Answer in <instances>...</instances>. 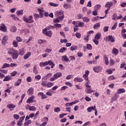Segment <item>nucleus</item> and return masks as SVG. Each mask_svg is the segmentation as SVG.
Returning <instances> with one entry per match:
<instances>
[{"label":"nucleus","mask_w":126,"mask_h":126,"mask_svg":"<svg viewBox=\"0 0 126 126\" xmlns=\"http://www.w3.org/2000/svg\"><path fill=\"white\" fill-rule=\"evenodd\" d=\"M8 53L11 55L13 60H16L18 58V52L13 49H9Z\"/></svg>","instance_id":"f257e3e1"},{"label":"nucleus","mask_w":126,"mask_h":126,"mask_svg":"<svg viewBox=\"0 0 126 126\" xmlns=\"http://www.w3.org/2000/svg\"><path fill=\"white\" fill-rule=\"evenodd\" d=\"M48 64L51 65V68H54V67L55 66V63H54L53 62L50 60L45 62H40L39 63V66L40 67H43V66H46V65H48Z\"/></svg>","instance_id":"f03ea898"},{"label":"nucleus","mask_w":126,"mask_h":126,"mask_svg":"<svg viewBox=\"0 0 126 126\" xmlns=\"http://www.w3.org/2000/svg\"><path fill=\"white\" fill-rule=\"evenodd\" d=\"M55 15H56L57 18L59 19V20H63L64 18V15H63V11L60 10L57 11L55 13Z\"/></svg>","instance_id":"7ed1b4c3"},{"label":"nucleus","mask_w":126,"mask_h":126,"mask_svg":"<svg viewBox=\"0 0 126 126\" xmlns=\"http://www.w3.org/2000/svg\"><path fill=\"white\" fill-rule=\"evenodd\" d=\"M23 21L26 22V23H33L34 22V20H33V16L32 15H30L28 18L26 17H23Z\"/></svg>","instance_id":"20e7f679"},{"label":"nucleus","mask_w":126,"mask_h":126,"mask_svg":"<svg viewBox=\"0 0 126 126\" xmlns=\"http://www.w3.org/2000/svg\"><path fill=\"white\" fill-rule=\"evenodd\" d=\"M73 24L75 27H81V28L84 27V23L83 22L74 21Z\"/></svg>","instance_id":"39448f33"},{"label":"nucleus","mask_w":126,"mask_h":126,"mask_svg":"<svg viewBox=\"0 0 126 126\" xmlns=\"http://www.w3.org/2000/svg\"><path fill=\"white\" fill-rule=\"evenodd\" d=\"M103 68L101 66H96L93 68V70L94 72L96 73H99L100 71H102Z\"/></svg>","instance_id":"423d86ee"},{"label":"nucleus","mask_w":126,"mask_h":126,"mask_svg":"<svg viewBox=\"0 0 126 126\" xmlns=\"http://www.w3.org/2000/svg\"><path fill=\"white\" fill-rule=\"evenodd\" d=\"M111 42V43H114L115 42L116 39H115V37L113 36V35H109L107 37H106V42Z\"/></svg>","instance_id":"0eeeda50"},{"label":"nucleus","mask_w":126,"mask_h":126,"mask_svg":"<svg viewBox=\"0 0 126 126\" xmlns=\"http://www.w3.org/2000/svg\"><path fill=\"white\" fill-rule=\"evenodd\" d=\"M86 87V88L85 89V91L87 94H91V93L93 92V90H92V88H91V86L87 85V87Z\"/></svg>","instance_id":"6e6552de"},{"label":"nucleus","mask_w":126,"mask_h":126,"mask_svg":"<svg viewBox=\"0 0 126 126\" xmlns=\"http://www.w3.org/2000/svg\"><path fill=\"white\" fill-rule=\"evenodd\" d=\"M0 31H2V32H6L7 28L4 24L2 23L0 25Z\"/></svg>","instance_id":"1a4fd4ad"},{"label":"nucleus","mask_w":126,"mask_h":126,"mask_svg":"<svg viewBox=\"0 0 126 126\" xmlns=\"http://www.w3.org/2000/svg\"><path fill=\"white\" fill-rule=\"evenodd\" d=\"M34 99H35V96L32 95L30 97H29L27 100V103L28 104H31V103H33V102H34Z\"/></svg>","instance_id":"9d476101"},{"label":"nucleus","mask_w":126,"mask_h":126,"mask_svg":"<svg viewBox=\"0 0 126 126\" xmlns=\"http://www.w3.org/2000/svg\"><path fill=\"white\" fill-rule=\"evenodd\" d=\"M120 95H119V94L118 93H115L114 94L113 97L111 98V102L113 103V102H115L116 100H118V98H119Z\"/></svg>","instance_id":"9b49d317"},{"label":"nucleus","mask_w":126,"mask_h":126,"mask_svg":"<svg viewBox=\"0 0 126 126\" xmlns=\"http://www.w3.org/2000/svg\"><path fill=\"white\" fill-rule=\"evenodd\" d=\"M89 70H86L85 74L83 75V77L86 81H88V75H89Z\"/></svg>","instance_id":"f8f14e48"},{"label":"nucleus","mask_w":126,"mask_h":126,"mask_svg":"<svg viewBox=\"0 0 126 126\" xmlns=\"http://www.w3.org/2000/svg\"><path fill=\"white\" fill-rule=\"evenodd\" d=\"M16 106L12 103L7 104V108L9 109L10 111H13L14 108H15Z\"/></svg>","instance_id":"ddd939ff"},{"label":"nucleus","mask_w":126,"mask_h":126,"mask_svg":"<svg viewBox=\"0 0 126 126\" xmlns=\"http://www.w3.org/2000/svg\"><path fill=\"white\" fill-rule=\"evenodd\" d=\"M103 59H104L105 64L106 65H108V64H109V58H108V56H107V55H104L103 56Z\"/></svg>","instance_id":"4468645a"},{"label":"nucleus","mask_w":126,"mask_h":126,"mask_svg":"<svg viewBox=\"0 0 126 126\" xmlns=\"http://www.w3.org/2000/svg\"><path fill=\"white\" fill-rule=\"evenodd\" d=\"M113 2H107L105 5V7H106L107 8H110V9H111V7L113 6Z\"/></svg>","instance_id":"2eb2a0df"},{"label":"nucleus","mask_w":126,"mask_h":126,"mask_svg":"<svg viewBox=\"0 0 126 126\" xmlns=\"http://www.w3.org/2000/svg\"><path fill=\"white\" fill-rule=\"evenodd\" d=\"M28 95H33L34 94V89L33 88H30L27 91Z\"/></svg>","instance_id":"dca6fc26"},{"label":"nucleus","mask_w":126,"mask_h":126,"mask_svg":"<svg viewBox=\"0 0 126 126\" xmlns=\"http://www.w3.org/2000/svg\"><path fill=\"white\" fill-rule=\"evenodd\" d=\"M62 75L63 74H62V72H57L56 73L54 74V77H55L56 79H58V78L62 77Z\"/></svg>","instance_id":"f3484780"},{"label":"nucleus","mask_w":126,"mask_h":126,"mask_svg":"<svg viewBox=\"0 0 126 126\" xmlns=\"http://www.w3.org/2000/svg\"><path fill=\"white\" fill-rule=\"evenodd\" d=\"M38 11H39V18H42L43 16H44V10H41V9L38 8L37 9Z\"/></svg>","instance_id":"a211bd4d"},{"label":"nucleus","mask_w":126,"mask_h":126,"mask_svg":"<svg viewBox=\"0 0 126 126\" xmlns=\"http://www.w3.org/2000/svg\"><path fill=\"white\" fill-rule=\"evenodd\" d=\"M74 82H82V81H83V79L79 77H77L74 79Z\"/></svg>","instance_id":"6ab92c4d"},{"label":"nucleus","mask_w":126,"mask_h":126,"mask_svg":"<svg viewBox=\"0 0 126 126\" xmlns=\"http://www.w3.org/2000/svg\"><path fill=\"white\" fill-rule=\"evenodd\" d=\"M117 92L118 94H122L126 92V90L124 88L119 89L118 90H117Z\"/></svg>","instance_id":"aec40b11"},{"label":"nucleus","mask_w":126,"mask_h":126,"mask_svg":"<svg viewBox=\"0 0 126 126\" xmlns=\"http://www.w3.org/2000/svg\"><path fill=\"white\" fill-rule=\"evenodd\" d=\"M22 82V80L21 79H19L17 82H15L14 83V86H19L21 84V83Z\"/></svg>","instance_id":"412c9836"},{"label":"nucleus","mask_w":126,"mask_h":126,"mask_svg":"<svg viewBox=\"0 0 126 126\" xmlns=\"http://www.w3.org/2000/svg\"><path fill=\"white\" fill-rule=\"evenodd\" d=\"M8 40V38L6 36H4L2 37V45H5V42Z\"/></svg>","instance_id":"4be33fe9"},{"label":"nucleus","mask_w":126,"mask_h":126,"mask_svg":"<svg viewBox=\"0 0 126 126\" xmlns=\"http://www.w3.org/2000/svg\"><path fill=\"white\" fill-rule=\"evenodd\" d=\"M44 34H45L46 36H48V37H52V35H53V32L51 31H49L48 32H46Z\"/></svg>","instance_id":"5701e85b"},{"label":"nucleus","mask_w":126,"mask_h":126,"mask_svg":"<svg viewBox=\"0 0 126 126\" xmlns=\"http://www.w3.org/2000/svg\"><path fill=\"white\" fill-rule=\"evenodd\" d=\"M11 79H12V78H11L10 76H7L4 77L3 81H9L10 80H11Z\"/></svg>","instance_id":"b1692460"},{"label":"nucleus","mask_w":126,"mask_h":126,"mask_svg":"<svg viewBox=\"0 0 126 126\" xmlns=\"http://www.w3.org/2000/svg\"><path fill=\"white\" fill-rule=\"evenodd\" d=\"M30 56H31V53L29 52L24 55V59L27 60V59H28L30 57Z\"/></svg>","instance_id":"393cba45"},{"label":"nucleus","mask_w":126,"mask_h":126,"mask_svg":"<svg viewBox=\"0 0 126 126\" xmlns=\"http://www.w3.org/2000/svg\"><path fill=\"white\" fill-rule=\"evenodd\" d=\"M112 53L113 54V55H118V54H119V50H118L116 48H114L112 50Z\"/></svg>","instance_id":"a878e982"},{"label":"nucleus","mask_w":126,"mask_h":126,"mask_svg":"<svg viewBox=\"0 0 126 126\" xmlns=\"http://www.w3.org/2000/svg\"><path fill=\"white\" fill-rule=\"evenodd\" d=\"M32 123V122L31 121V120H25V122L24 124V126H29V125L31 124V123Z\"/></svg>","instance_id":"bb28decb"},{"label":"nucleus","mask_w":126,"mask_h":126,"mask_svg":"<svg viewBox=\"0 0 126 126\" xmlns=\"http://www.w3.org/2000/svg\"><path fill=\"white\" fill-rule=\"evenodd\" d=\"M101 38V33L98 32L95 35L94 39L99 40Z\"/></svg>","instance_id":"cd10ccee"},{"label":"nucleus","mask_w":126,"mask_h":126,"mask_svg":"<svg viewBox=\"0 0 126 126\" xmlns=\"http://www.w3.org/2000/svg\"><path fill=\"white\" fill-rule=\"evenodd\" d=\"M95 108H96V106L89 107L87 108V111H88L90 113V112H92V110H94Z\"/></svg>","instance_id":"c85d7f7f"},{"label":"nucleus","mask_w":126,"mask_h":126,"mask_svg":"<svg viewBox=\"0 0 126 126\" xmlns=\"http://www.w3.org/2000/svg\"><path fill=\"white\" fill-rule=\"evenodd\" d=\"M62 62H68L69 61V59H68V58H67V56H63L62 57Z\"/></svg>","instance_id":"c756f323"},{"label":"nucleus","mask_w":126,"mask_h":126,"mask_svg":"<svg viewBox=\"0 0 126 126\" xmlns=\"http://www.w3.org/2000/svg\"><path fill=\"white\" fill-rule=\"evenodd\" d=\"M6 67H10V65L9 64L7 63H5L3 64L2 66L1 67V68H6Z\"/></svg>","instance_id":"7c9ffc66"},{"label":"nucleus","mask_w":126,"mask_h":126,"mask_svg":"<svg viewBox=\"0 0 126 126\" xmlns=\"http://www.w3.org/2000/svg\"><path fill=\"white\" fill-rule=\"evenodd\" d=\"M29 110L30 111H36V110H37V108H36L34 106H29Z\"/></svg>","instance_id":"2f4dec72"},{"label":"nucleus","mask_w":126,"mask_h":126,"mask_svg":"<svg viewBox=\"0 0 126 126\" xmlns=\"http://www.w3.org/2000/svg\"><path fill=\"white\" fill-rule=\"evenodd\" d=\"M33 71L35 74H38V70H37V65H34V66H33Z\"/></svg>","instance_id":"473e14b6"},{"label":"nucleus","mask_w":126,"mask_h":126,"mask_svg":"<svg viewBox=\"0 0 126 126\" xmlns=\"http://www.w3.org/2000/svg\"><path fill=\"white\" fill-rule=\"evenodd\" d=\"M47 83V81H42L41 85L43 87H46Z\"/></svg>","instance_id":"72a5a7b5"},{"label":"nucleus","mask_w":126,"mask_h":126,"mask_svg":"<svg viewBox=\"0 0 126 126\" xmlns=\"http://www.w3.org/2000/svg\"><path fill=\"white\" fill-rule=\"evenodd\" d=\"M13 46L15 48H17V47H18V42L16 41V40H14L13 42Z\"/></svg>","instance_id":"f704fd0d"},{"label":"nucleus","mask_w":126,"mask_h":126,"mask_svg":"<svg viewBox=\"0 0 126 126\" xmlns=\"http://www.w3.org/2000/svg\"><path fill=\"white\" fill-rule=\"evenodd\" d=\"M75 101L72 102L71 103H67L65 104V107H69V106H72V105H74L75 104Z\"/></svg>","instance_id":"c9c22d12"},{"label":"nucleus","mask_w":126,"mask_h":126,"mask_svg":"<svg viewBox=\"0 0 126 126\" xmlns=\"http://www.w3.org/2000/svg\"><path fill=\"white\" fill-rule=\"evenodd\" d=\"M54 84V83L49 82L47 83L46 87L48 88H51V87H52V86H53Z\"/></svg>","instance_id":"e433bc0d"},{"label":"nucleus","mask_w":126,"mask_h":126,"mask_svg":"<svg viewBox=\"0 0 126 126\" xmlns=\"http://www.w3.org/2000/svg\"><path fill=\"white\" fill-rule=\"evenodd\" d=\"M49 5H51V6H54L55 7H57V6H59V4H56L54 2H49Z\"/></svg>","instance_id":"4c0bfd02"},{"label":"nucleus","mask_w":126,"mask_h":126,"mask_svg":"<svg viewBox=\"0 0 126 126\" xmlns=\"http://www.w3.org/2000/svg\"><path fill=\"white\" fill-rule=\"evenodd\" d=\"M65 51H66V48H65V47H62L59 50V53H63L65 52Z\"/></svg>","instance_id":"58836bf2"},{"label":"nucleus","mask_w":126,"mask_h":126,"mask_svg":"<svg viewBox=\"0 0 126 126\" xmlns=\"http://www.w3.org/2000/svg\"><path fill=\"white\" fill-rule=\"evenodd\" d=\"M82 19L84 22H86V23L89 22V21H90L89 18H88V17H84L82 18Z\"/></svg>","instance_id":"ea45409f"},{"label":"nucleus","mask_w":126,"mask_h":126,"mask_svg":"<svg viewBox=\"0 0 126 126\" xmlns=\"http://www.w3.org/2000/svg\"><path fill=\"white\" fill-rule=\"evenodd\" d=\"M33 17H34L35 20H38V18H40V16L38 14H33Z\"/></svg>","instance_id":"a19ab883"},{"label":"nucleus","mask_w":126,"mask_h":126,"mask_svg":"<svg viewBox=\"0 0 126 126\" xmlns=\"http://www.w3.org/2000/svg\"><path fill=\"white\" fill-rule=\"evenodd\" d=\"M51 30V29H50V26H49V27H47L46 28L43 29L42 31V32L43 33V34H45V33H46V32H47V30Z\"/></svg>","instance_id":"79ce46f5"},{"label":"nucleus","mask_w":126,"mask_h":126,"mask_svg":"<svg viewBox=\"0 0 126 126\" xmlns=\"http://www.w3.org/2000/svg\"><path fill=\"white\" fill-rule=\"evenodd\" d=\"M88 63H89V64H92V63H93L94 64H97V62L96 61H95V60H93L92 61H88L87 62Z\"/></svg>","instance_id":"37998d69"},{"label":"nucleus","mask_w":126,"mask_h":126,"mask_svg":"<svg viewBox=\"0 0 126 126\" xmlns=\"http://www.w3.org/2000/svg\"><path fill=\"white\" fill-rule=\"evenodd\" d=\"M60 111H61V108H60V107H55L54 108L55 113H60Z\"/></svg>","instance_id":"c03bdc74"},{"label":"nucleus","mask_w":126,"mask_h":126,"mask_svg":"<svg viewBox=\"0 0 126 126\" xmlns=\"http://www.w3.org/2000/svg\"><path fill=\"white\" fill-rule=\"evenodd\" d=\"M100 25L99 23H96L94 25V29H98V28H99V27H100Z\"/></svg>","instance_id":"a18cd8bd"},{"label":"nucleus","mask_w":126,"mask_h":126,"mask_svg":"<svg viewBox=\"0 0 126 126\" xmlns=\"http://www.w3.org/2000/svg\"><path fill=\"white\" fill-rule=\"evenodd\" d=\"M109 63L110 65H115V60H113V59H110Z\"/></svg>","instance_id":"49530a36"},{"label":"nucleus","mask_w":126,"mask_h":126,"mask_svg":"<svg viewBox=\"0 0 126 126\" xmlns=\"http://www.w3.org/2000/svg\"><path fill=\"white\" fill-rule=\"evenodd\" d=\"M71 51H76L77 50V46H72L70 47Z\"/></svg>","instance_id":"de8ad7c7"},{"label":"nucleus","mask_w":126,"mask_h":126,"mask_svg":"<svg viewBox=\"0 0 126 126\" xmlns=\"http://www.w3.org/2000/svg\"><path fill=\"white\" fill-rule=\"evenodd\" d=\"M86 47L88 50H92V45H91V44H87Z\"/></svg>","instance_id":"09e8293b"},{"label":"nucleus","mask_w":126,"mask_h":126,"mask_svg":"<svg viewBox=\"0 0 126 126\" xmlns=\"http://www.w3.org/2000/svg\"><path fill=\"white\" fill-rule=\"evenodd\" d=\"M93 41L95 45H96V46L99 45V40L95 39V38L94 39Z\"/></svg>","instance_id":"8fccbe9b"},{"label":"nucleus","mask_w":126,"mask_h":126,"mask_svg":"<svg viewBox=\"0 0 126 126\" xmlns=\"http://www.w3.org/2000/svg\"><path fill=\"white\" fill-rule=\"evenodd\" d=\"M17 74V72L16 71H14L13 72L10 73L11 76H15Z\"/></svg>","instance_id":"3c124183"},{"label":"nucleus","mask_w":126,"mask_h":126,"mask_svg":"<svg viewBox=\"0 0 126 126\" xmlns=\"http://www.w3.org/2000/svg\"><path fill=\"white\" fill-rule=\"evenodd\" d=\"M43 42L46 43V42H47V41L43 40L42 39H39V40H38V41H37L38 43L40 44V45H41V44H43Z\"/></svg>","instance_id":"603ef678"},{"label":"nucleus","mask_w":126,"mask_h":126,"mask_svg":"<svg viewBox=\"0 0 126 126\" xmlns=\"http://www.w3.org/2000/svg\"><path fill=\"white\" fill-rule=\"evenodd\" d=\"M10 31H11V32H16V27L14 26L12 27Z\"/></svg>","instance_id":"864d4df0"},{"label":"nucleus","mask_w":126,"mask_h":126,"mask_svg":"<svg viewBox=\"0 0 126 126\" xmlns=\"http://www.w3.org/2000/svg\"><path fill=\"white\" fill-rule=\"evenodd\" d=\"M76 37L78 38V39H80L81 38V34H80L79 32H76L75 33Z\"/></svg>","instance_id":"5fc2aeb1"},{"label":"nucleus","mask_w":126,"mask_h":126,"mask_svg":"<svg viewBox=\"0 0 126 126\" xmlns=\"http://www.w3.org/2000/svg\"><path fill=\"white\" fill-rule=\"evenodd\" d=\"M0 72L4 74H6L7 73V70L0 69Z\"/></svg>","instance_id":"6e6d98bb"},{"label":"nucleus","mask_w":126,"mask_h":126,"mask_svg":"<svg viewBox=\"0 0 126 126\" xmlns=\"http://www.w3.org/2000/svg\"><path fill=\"white\" fill-rule=\"evenodd\" d=\"M114 79H115V76H114V75L110 76L108 78V80L111 81V80H114Z\"/></svg>","instance_id":"4d7b16f0"},{"label":"nucleus","mask_w":126,"mask_h":126,"mask_svg":"<svg viewBox=\"0 0 126 126\" xmlns=\"http://www.w3.org/2000/svg\"><path fill=\"white\" fill-rule=\"evenodd\" d=\"M34 78L36 80H40V79H41V75L38 74L35 76Z\"/></svg>","instance_id":"13d9d810"},{"label":"nucleus","mask_w":126,"mask_h":126,"mask_svg":"<svg viewBox=\"0 0 126 126\" xmlns=\"http://www.w3.org/2000/svg\"><path fill=\"white\" fill-rule=\"evenodd\" d=\"M23 14V10H21L17 12V15H22Z\"/></svg>","instance_id":"bf43d9fd"},{"label":"nucleus","mask_w":126,"mask_h":126,"mask_svg":"<svg viewBox=\"0 0 126 126\" xmlns=\"http://www.w3.org/2000/svg\"><path fill=\"white\" fill-rule=\"evenodd\" d=\"M117 26H118V23H115L114 26L112 27L111 29L112 30H115L116 28H117Z\"/></svg>","instance_id":"052dcab7"},{"label":"nucleus","mask_w":126,"mask_h":126,"mask_svg":"<svg viewBox=\"0 0 126 126\" xmlns=\"http://www.w3.org/2000/svg\"><path fill=\"white\" fill-rule=\"evenodd\" d=\"M89 37H90V35H88L84 38V39L86 41V42H88L89 41Z\"/></svg>","instance_id":"680f3d73"},{"label":"nucleus","mask_w":126,"mask_h":126,"mask_svg":"<svg viewBox=\"0 0 126 126\" xmlns=\"http://www.w3.org/2000/svg\"><path fill=\"white\" fill-rule=\"evenodd\" d=\"M13 117H14V119H15V120H19V119L20 118L19 115H18L17 114H14Z\"/></svg>","instance_id":"e2e57ef3"},{"label":"nucleus","mask_w":126,"mask_h":126,"mask_svg":"<svg viewBox=\"0 0 126 126\" xmlns=\"http://www.w3.org/2000/svg\"><path fill=\"white\" fill-rule=\"evenodd\" d=\"M87 6L88 7H91V6H92V2H91V1L90 0L88 1Z\"/></svg>","instance_id":"0e129e2a"},{"label":"nucleus","mask_w":126,"mask_h":126,"mask_svg":"<svg viewBox=\"0 0 126 126\" xmlns=\"http://www.w3.org/2000/svg\"><path fill=\"white\" fill-rule=\"evenodd\" d=\"M27 82H31L32 81V78H31V77L29 76L27 78Z\"/></svg>","instance_id":"69168bd1"},{"label":"nucleus","mask_w":126,"mask_h":126,"mask_svg":"<svg viewBox=\"0 0 126 126\" xmlns=\"http://www.w3.org/2000/svg\"><path fill=\"white\" fill-rule=\"evenodd\" d=\"M103 30L104 32H108V31H109V27H104Z\"/></svg>","instance_id":"338daca9"},{"label":"nucleus","mask_w":126,"mask_h":126,"mask_svg":"<svg viewBox=\"0 0 126 126\" xmlns=\"http://www.w3.org/2000/svg\"><path fill=\"white\" fill-rule=\"evenodd\" d=\"M120 6H121V7H126V2L122 3L120 4Z\"/></svg>","instance_id":"774afa93"}]
</instances>
